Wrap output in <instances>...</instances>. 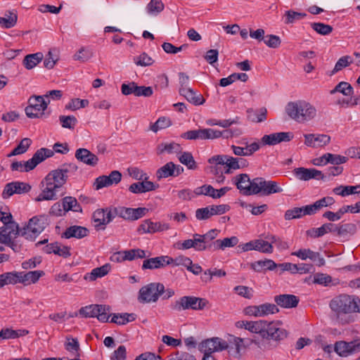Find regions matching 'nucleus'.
<instances>
[{
  "mask_svg": "<svg viewBox=\"0 0 360 360\" xmlns=\"http://www.w3.org/2000/svg\"><path fill=\"white\" fill-rule=\"evenodd\" d=\"M328 232H335V224L327 223L319 228H312L307 231V235L311 238H319Z\"/></svg>",
  "mask_w": 360,
  "mask_h": 360,
  "instance_id": "cd10ccee",
  "label": "nucleus"
},
{
  "mask_svg": "<svg viewBox=\"0 0 360 360\" xmlns=\"http://www.w3.org/2000/svg\"><path fill=\"white\" fill-rule=\"evenodd\" d=\"M248 119L252 122H262L266 119L267 110L266 108H261L258 110L249 108L247 110Z\"/></svg>",
  "mask_w": 360,
  "mask_h": 360,
  "instance_id": "473e14b6",
  "label": "nucleus"
},
{
  "mask_svg": "<svg viewBox=\"0 0 360 360\" xmlns=\"http://www.w3.org/2000/svg\"><path fill=\"white\" fill-rule=\"evenodd\" d=\"M288 115L300 123H304L314 119L316 115V108L305 101H291L285 108Z\"/></svg>",
  "mask_w": 360,
  "mask_h": 360,
  "instance_id": "20e7f679",
  "label": "nucleus"
},
{
  "mask_svg": "<svg viewBox=\"0 0 360 360\" xmlns=\"http://www.w3.org/2000/svg\"><path fill=\"white\" fill-rule=\"evenodd\" d=\"M356 231V226L352 223L344 224L340 226L335 225V232H337L338 236L341 237L353 236Z\"/></svg>",
  "mask_w": 360,
  "mask_h": 360,
  "instance_id": "72a5a7b5",
  "label": "nucleus"
},
{
  "mask_svg": "<svg viewBox=\"0 0 360 360\" xmlns=\"http://www.w3.org/2000/svg\"><path fill=\"white\" fill-rule=\"evenodd\" d=\"M329 307L339 319L342 315L360 313V299L356 296L341 294L330 301Z\"/></svg>",
  "mask_w": 360,
  "mask_h": 360,
  "instance_id": "7ed1b4c3",
  "label": "nucleus"
},
{
  "mask_svg": "<svg viewBox=\"0 0 360 360\" xmlns=\"http://www.w3.org/2000/svg\"><path fill=\"white\" fill-rule=\"evenodd\" d=\"M313 281L314 283L328 286L332 282V278L326 274L316 273L314 275Z\"/></svg>",
  "mask_w": 360,
  "mask_h": 360,
  "instance_id": "69168bd1",
  "label": "nucleus"
},
{
  "mask_svg": "<svg viewBox=\"0 0 360 360\" xmlns=\"http://www.w3.org/2000/svg\"><path fill=\"white\" fill-rule=\"evenodd\" d=\"M360 188V184L357 186H340L333 189V192L336 195L346 196L351 194L360 193V191H356Z\"/></svg>",
  "mask_w": 360,
  "mask_h": 360,
  "instance_id": "ea45409f",
  "label": "nucleus"
},
{
  "mask_svg": "<svg viewBox=\"0 0 360 360\" xmlns=\"http://www.w3.org/2000/svg\"><path fill=\"white\" fill-rule=\"evenodd\" d=\"M122 254L124 255V259L128 261H132L137 258L143 259L146 257L145 250L139 248L123 250Z\"/></svg>",
  "mask_w": 360,
  "mask_h": 360,
  "instance_id": "37998d69",
  "label": "nucleus"
},
{
  "mask_svg": "<svg viewBox=\"0 0 360 360\" xmlns=\"http://www.w3.org/2000/svg\"><path fill=\"white\" fill-rule=\"evenodd\" d=\"M127 358V350L124 345H120L113 352L110 360H125Z\"/></svg>",
  "mask_w": 360,
  "mask_h": 360,
  "instance_id": "774afa93",
  "label": "nucleus"
},
{
  "mask_svg": "<svg viewBox=\"0 0 360 360\" xmlns=\"http://www.w3.org/2000/svg\"><path fill=\"white\" fill-rule=\"evenodd\" d=\"M172 264V260L169 256H160L145 259L142 264V269H157Z\"/></svg>",
  "mask_w": 360,
  "mask_h": 360,
  "instance_id": "6ab92c4d",
  "label": "nucleus"
},
{
  "mask_svg": "<svg viewBox=\"0 0 360 360\" xmlns=\"http://www.w3.org/2000/svg\"><path fill=\"white\" fill-rule=\"evenodd\" d=\"M169 360H195V358L188 352L177 351L169 356Z\"/></svg>",
  "mask_w": 360,
  "mask_h": 360,
  "instance_id": "338daca9",
  "label": "nucleus"
},
{
  "mask_svg": "<svg viewBox=\"0 0 360 360\" xmlns=\"http://www.w3.org/2000/svg\"><path fill=\"white\" fill-rule=\"evenodd\" d=\"M107 213L105 209H97L93 213L92 218L96 223L95 229L96 230H104L105 226L110 222L106 219Z\"/></svg>",
  "mask_w": 360,
  "mask_h": 360,
  "instance_id": "bb28decb",
  "label": "nucleus"
},
{
  "mask_svg": "<svg viewBox=\"0 0 360 360\" xmlns=\"http://www.w3.org/2000/svg\"><path fill=\"white\" fill-rule=\"evenodd\" d=\"M158 222H153L150 219L143 221L138 228V231H142L144 233H154L158 232Z\"/></svg>",
  "mask_w": 360,
  "mask_h": 360,
  "instance_id": "a18cd8bd",
  "label": "nucleus"
},
{
  "mask_svg": "<svg viewBox=\"0 0 360 360\" xmlns=\"http://www.w3.org/2000/svg\"><path fill=\"white\" fill-rule=\"evenodd\" d=\"M326 162L327 164L330 163L334 165H340L341 164L345 163L348 160V158L346 156H342L338 154H332L327 153H326Z\"/></svg>",
  "mask_w": 360,
  "mask_h": 360,
  "instance_id": "4d7b16f0",
  "label": "nucleus"
},
{
  "mask_svg": "<svg viewBox=\"0 0 360 360\" xmlns=\"http://www.w3.org/2000/svg\"><path fill=\"white\" fill-rule=\"evenodd\" d=\"M53 155L52 150L42 148L37 150L33 155L32 158L27 161L13 162L11 168L13 171L29 172L34 169L37 165L43 162L46 158H51Z\"/></svg>",
  "mask_w": 360,
  "mask_h": 360,
  "instance_id": "0eeeda50",
  "label": "nucleus"
},
{
  "mask_svg": "<svg viewBox=\"0 0 360 360\" xmlns=\"http://www.w3.org/2000/svg\"><path fill=\"white\" fill-rule=\"evenodd\" d=\"M76 159L79 162L91 167L98 162V157L86 148H79L75 151Z\"/></svg>",
  "mask_w": 360,
  "mask_h": 360,
  "instance_id": "aec40b11",
  "label": "nucleus"
},
{
  "mask_svg": "<svg viewBox=\"0 0 360 360\" xmlns=\"http://www.w3.org/2000/svg\"><path fill=\"white\" fill-rule=\"evenodd\" d=\"M136 319L134 314H113L110 323H114L117 325H125L130 321H133Z\"/></svg>",
  "mask_w": 360,
  "mask_h": 360,
  "instance_id": "58836bf2",
  "label": "nucleus"
},
{
  "mask_svg": "<svg viewBox=\"0 0 360 360\" xmlns=\"http://www.w3.org/2000/svg\"><path fill=\"white\" fill-rule=\"evenodd\" d=\"M172 125V121L167 117H160L158 120L150 125V129L157 132L160 129H166Z\"/></svg>",
  "mask_w": 360,
  "mask_h": 360,
  "instance_id": "09e8293b",
  "label": "nucleus"
},
{
  "mask_svg": "<svg viewBox=\"0 0 360 360\" xmlns=\"http://www.w3.org/2000/svg\"><path fill=\"white\" fill-rule=\"evenodd\" d=\"M44 58V55L41 52L27 55L22 61L26 69L31 70L38 65Z\"/></svg>",
  "mask_w": 360,
  "mask_h": 360,
  "instance_id": "c9c22d12",
  "label": "nucleus"
},
{
  "mask_svg": "<svg viewBox=\"0 0 360 360\" xmlns=\"http://www.w3.org/2000/svg\"><path fill=\"white\" fill-rule=\"evenodd\" d=\"M20 272V283L24 285H27L31 283H36L41 277L45 275L44 271L37 270L32 271L28 272L19 271Z\"/></svg>",
  "mask_w": 360,
  "mask_h": 360,
  "instance_id": "393cba45",
  "label": "nucleus"
},
{
  "mask_svg": "<svg viewBox=\"0 0 360 360\" xmlns=\"http://www.w3.org/2000/svg\"><path fill=\"white\" fill-rule=\"evenodd\" d=\"M351 63H352V60L349 56H345L341 57L335 63V65L332 71V73L335 74L340 71L342 68L349 66Z\"/></svg>",
  "mask_w": 360,
  "mask_h": 360,
  "instance_id": "e2e57ef3",
  "label": "nucleus"
},
{
  "mask_svg": "<svg viewBox=\"0 0 360 360\" xmlns=\"http://www.w3.org/2000/svg\"><path fill=\"white\" fill-rule=\"evenodd\" d=\"M20 272L10 271L0 274V288L6 285L20 283Z\"/></svg>",
  "mask_w": 360,
  "mask_h": 360,
  "instance_id": "c756f323",
  "label": "nucleus"
},
{
  "mask_svg": "<svg viewBox=\"0 0 360 360\" xmlns=\"http://www.w3.org/2000/svg\"><path fill=\"white\" fill-rule=\"evenodd\" d=\"M334 351L342 357H347L360 352V339L350 342L338 341L334 345Z\"/></svg>",
  "mask_w": 360,
  "mask_h": 360,
  "instance_id": "2eb2a0df",
  "label": "nucleus"
},
{
  "mask_svg": "<svg viewBox=\"0 0 360 360\" xmlns=\"http://www.w3.org/2000/svg\"><path fill=\"white\" fill-rule=\"evenodd\" d=\"M264 44L271 49H276L280 46L281 44V38L274 34H268L264 39Z\"/></svg>",
  "mask_w": 360,
  "mask_h": 360,
  "instance_id": "0e129e2a",
  "label": "nucleus"
},
{
  "mask_svg": "<svg viewBox=\"0 0 360 360\" xmlns=\"http://www.w3.org/2000/svg\"><path fill=\"white\" fill-rule=\"evenodd\" d=\"M59 121L63 128L73 129L77 123V120L74 115H60Z\"/></svg>",
  "mask_w": 360,
  "mask_h": 360,
  "instance_id": "864d4df0",
  "label": "nucleus"
},
{
  "mask_svg": "<svg viewBox=\"0 0 360 360\" xmlns=\"http://www.w3.org/2000/svg\"><path fill=\"white\" fill-rule=\"evenodd\" d=\"M269 240V243L274 244L278 249L281 250H286L289 248V245L286 241L283 240L281 238L274 235H268L265 237Z\"/></svg>",
  "mask_w": 360,
  "mask_h": 360,
  "instance_id": "6e6d98bb",
  "label": "nucleus"
},
{
  "mask_svg": "<svg viewBox=\"0 0 360 360\" xmlns=\"http://www.w3.org/2000/svg\"><path fill=\"white\" fill-rule=\"evenodd\" d=\"M164 294V285L161 283H150L143 286L139 291L138 300L140 303L156 302Z\"/></svg>",
  "mask_w": 360,
  "mask_h": 360,
  "instance_id": "1a4fd4ad",
  "label": "nucleus"
},
{
  "mask_svg": "<svg viewBox=\"0 0 360 360\" xmlns=\"http://www.w3.org/2000/svg\"><path fill=\"white\" fill-rule=\"evenodd\" d=\"M42 96H34L29 98V105L25 108V112L29 118H39L47 108L48 103Z\"/></svg>",
  "mask_w": 360,
  "mask_h": 360,
  "instance_id": "9b49d317",
  "label": "nucleus"
},
{
  "mask_svg": "<svg viewBox=\"0 0 360 360\" xmlns=\"http://www.w3.org/2000/svg\"><path fill=\"white\" fill-rule=\"evenodd\" d=\"M293 139V134L291 132H277L268 135H264L262 138V144L263 146H274L281 142H288Z\"/></svg>",
  "mask_w": 360,
  "mask_h": 360,
  "instance_id": "f3484780",
  "label": "nucleus"
},
{
  "mask_svg": "<svg viewBox=\"0 0 360 360\" xmlns=\"http://www.w3.org/2000/svg\"><path fill=\"white\" fill-rule=\"evenodd\" d=\"M236 326L237 328H244L251 333L258 334V337L251 340V343L262 351L276 348L280 342L288 336L287 330L280 326L279 321H240L236 322Z\"/></svg>",
  "mask_w": 360,
  "mask_h": 360,
  "instance_id": "f257e3e1",
  "label": "nucleus"
},
{
  "mask_svg": "<svg viewBox=\"0 0 360 360\" xmlns=\"http://www.w3.org/2000/svg\"><path fill=\"white\" fill-rule=\"evenodd\" d=\"M89 231L88 229L81 226H71L66 229L62 233V238L69 239L70 238H82L88 236Z\"/></svg>",
  "mask_w": 360,
  "mask_h": 360,
  "instance_id": "b1692460",
  "label": "nucleus"
},
{
  "mask_svg": "<svg viewBox=\"0 0 360 360\" xmlns=\"http://www.w3.org/2000/svg\"><path fill=\"white\" fill-rule=\"evenodd\" d=\"M138 87L139 86L134 82H131L127 84L123 83L121 86V92L124 96L133 94L136 96Z\"/></svg>",
  "mask_w": 360,
  "mask_h": 360,
  "instance_id": "13d9d810",
  "label": "nucleus"
},
{
  "mask_svg": "<svg viewBox=\"0 0 360 360\" xmlns=\"http://www.w3.org/2000/svg\"><path fill=\"white\" fill-rule=\"evenodd\" d=\"M250 266L254 271L260 272L266 270L272 271L277 267V264L272 259H265L251 263Z\"/></svg>",
  "mask_w": 360,
  "mask_h": 360,
  "instance_id": "2f4dec72",
  "label": "nucleus"
},
{
  "mask_svg": "<svg viewBox=\"0 0 360 360\" xmlns=\"http://www.w3.org/2000/svg\"><path fill=\"white\" fill-rule=\"evenodd\" d=\"M238 243V238L236 236L231 238H225L222 240L218 239L212 241L210 244L212 250H224L226 248H232L236 246Z\"/></svg>",
  "mask_w": 360,
  "mask_h": 360,
  "instance_id": "a878e982",
  "label": "nucleus"
},
{
  "mask_svg": "<svg viewBox=\"0 0 360 360\" xmlns=\"http://www.w3.org/2000/svg\"><path fill=\"white\" fill-rule=\"evenodd\" d=\"M63 207H64L65 212L72 210L74 212H81L82 207L78 203L77 199L72 196H67L63 198Z\"/></svg>",
  "mask_w": 360,
  "mask_h": 360,
  "instance_id": "4c0bfd02",
  "label": "nucleus"
},
{
  "mask_svg": "<svg viewBox=\"0 0 360 360\" xmlns=\"http://www.w3.org/2000/svg\"><path fill=\"white\" fill-rule=\"evenodd\" d=\"M259 316H265L269 314H274L279 312V309L276 304L271 303H264L259 305Z\"/></svg>",
  "mask_w": 360,
  "mask_h": 360,
  "instance_id": "49530a36",
  "label": "nucleus"
},
{
  "mask_svg": "<svg viewBox=\"0 0 360 360\" xmlns=\"http://www.w3.org/2000/svg\"><path fill=\"white\" fill-rule=\"evenodd\" d=\"M283 188L274 181H266L262 177H256L254 195H269L273 193H281Z\"/></svg>",
  "mask_w": 360,
  "mask_h": 360,
  "instance_id": "f8f14e48",
  "label": "nucleus"
},
{
  "mask_svg": "<svg viewBox=\"0 0 360 360\" xmlns=\"http://www.w3.org/2000/svg\"><path fill=\"white\" fill-rule=\"evenodd\" d=\"M181 138L190 140H205L204 129L189 130L181 134Z\"/></svg>",
  "mask_w": 360,
  "mask_h": 360,
  "instance_id": "a19ab883",
  "label": "nucleus"
},
{
  "mask_svg": "<svg viewBox=\"0 0 360 360\" xmlns=\"http://www.w3.org/2000/svg\"><path fill=\"white\" fill-rule=\"evenodd\" d=\"M229 341L230 345L225 340L219 338L207 339L199 344L198 349L204 354H212L214 352L223 351L231 347L232 349L234 348L237 353H239L243 339L231 335Z\"/></svg>",
  "mask_w": 360,
  "mask_h": 360,
  "instance_id": "39448f33",
  "label": "nucleus"
},
{
  "mask_svg": "<svg viewBox=\"0 0 360 360\" xmlns=\"http://www.w3.org/2000/svg\"><path fill=\"white\" fill-rule=\"evenodd\" d=\"M110 310V307L106 304H90L82 307L79 313L84 317H96L101 322H108L110 316L107 314Z\"/></svg>",
  "mask_w": 360,
  "mask_h": 360,
  "instance_id": "9d476101",
  "label": "nucleus"
},
{
  "mask_svg": "<svg viewBox=\"0 0 360 360\" xmlns=\"http://www.w3.org/2000/svg\"><path fill=\"white\" fill-rule=\"evenodd\" d=\"M174 163L169 162L157 170L156 176L158 179H165L169 176L174 177Z\"/></svg>",
  "mask_w": 360,
  "mask_h": 360,
  "instance_id": "e433bc0d",
  "label": "nucleus"
},
{
  "mask_svg": "<svg viewBox=\"0 0 360 360\" xmlns=\"http://www.w3.org/2000/svg\"><path fill=\"white\" fill-rule=\"evenodd\" d=\"M121 179L122 174L117 170H114L108 176L102 175L97 177L94 183V186L96 190H99L104 187L117 184L120 182Z\"/></svg>",
  "mask_w": 360,
  "mask_h": 360,
  "instance_id": "dca6fc26",
  "label": "nucleus"
},
{
  "mask_svg": "<svg viewBox=\"0 0 360 360\" xmlns=\"http://www.w3.org/2000/svg\"><path fill=\"white\" fill-rule=\"evenodd\" d=\"M89 103L86 99L73 98L65 105V109L75 111L88 106Z\"/></svg>",
  "mask_w": 360,
  "mask_h": 360,
  "instance_id": "8fccbe9b",
  "label": "nucleus"
},
{
  "mask_svg": "<svg viewBox=\"0 0 360 360\" xmlns=\"http://www.w3.org/2000/svg\"><path fill=\"white\" fill-rule=\"evenodd\" d=\"M231 189V187L225 186L220 189H215L211 185H203L198 187L195 190V193L198 195H205L212 197L214 199L220 198Z\"/></svg>",
  "mask_w": 360,
  "mask_h": 360,
  "instance_id": "a211bd4d",
  "label": "nucleus"
},
{
  "mask_svg": "<svg viewBox=\"0 0 360 360\" xmlns=\"http://www.w3.org/2000/svg\"><path fill=\"white\" fill-rule=\"evenodd\" d=\"M49 225L48 217L46 215L34 216L22 229L21 236L26 240L34 241Z\"/></svg>",
  "mask_w": 360,
  "mask_h": 360,
  "instance_id": "423d86ee",
  "label": "nucleus"
},
{
  "mask_svg": "<svg viewBox=\"0 0 360 360\" xmlns=\"http://www.w3.org/2000/svg\"><path fill=\"white\" fill-rule=\"evenodd\" d=\"M180 162L187 167L188 169H195L197 164L192 154L189 152H184L179 158Z\"/></svg>",
  "mask_w": 360,
  "mask_h": 360,
  "instance_id": "de8ad7c7",
  "label": "nucleus"
},
{
  "mask_svg": "<svg viewBox=\"0 0 360 360\" xmlns=\"http://www.w3.org/2000/svg\"><path fill=\"white\" fill-rule=\"evenodd\" d=\"M110 270V264H104L100 267L94 269L90 273L86 274L84 276V279L89 281H94L98 278H101L107 275Z\"/></svg>",
  "mask_w": 360,
  "mask_h": 360,
  "instance_id": "c85d7f7f",
  "label": "nucleus"
},
{
  "mask_svg": "<svg viewBox=\"0 0 360 360\" xmlns=\"http://www.w3.org/2000/svg\"><path fill=\"white\" fill-rule=\"evenodd\" d=\"M340 92L344 96H351L354 93L353 87L347 82H340L330 91V94Z\"/></svg>",
  "mask_w": 360,
  "mask_h": 360,
  "instance_id": "79ce46f5",
  "label": "nucleus"
},
{
  "mask_svg": "<svg viewBox=\"0 0 360 360\" xmlns=\"http://www.w3.org/2000/svg\"><path fill=\"white\" fill-rule=\"evenodd\" d=\"M312 29L321 35H328L333 32V27L322 22H313L311 24Z\"/></svg>",
  "mask_w": 360,
  "mask_h": 360,
  "instance_id": "5fc2aeb1",
  "label": "nucleus"
},
{
  "mask_svg": "<svg viewBox=\"0 0 360 360\" xmlns=\"http://www.w3.org/2000/svg\"><path fill=\"white\" fill-rule=\"evenodd\" d=\"M254 243L255 244V250L263 252V253H272L274 251L273 246L271 243H269V241L257 239L254 240Z\"/></svg>",
  "mask_w": 360,
  "mask_h": 360,
  "instance_id": "603ef678",
  "label": "nucleus"
},
{
  "mask_svg": "<svg viewBox=\"0 0 360 360\" xmlns=\"http://www.w3.org/2000/svg\"><path fill=\"white\" fill-rule=\"evenodd\" d=\"M78 167L75 163H65L60 168L51 171L41 182L44 188L35 201L56 200V191L67 181L70 175L75 174Z\"/></svg>",
  "mask_w": 360,
  "mask_h": 360,
  "instance_id": "f03ea898",
  "label": "nucleus"
},
{
  "mask_svg": "<svg viewBox=\"0 0 360 360\" xmlns=\"http://www.w3.org/2000/svg\"><path fill=\"white\" fill-rule=\"evenodd\" d=\"M232 181L240 194L243 195H254L256 178L251 180L248 174H240L234 176Z\"/></svg>",
  "mask_w": 360,
  "mask_h": 360,
  "instance_id": "ddd939ff",
  "label": "nucleus"
},
{
  "mask_svg": "<svg viewBox=\"0 0 360 360\" xmlns=\"http://www.w3.org/2000/svg\"><path fill=\"white\" fill-rule=\"evenodd\" d=\"M14 231L9 230L1 233L0 243L4 244L12 249L14 252H20L22 248V245L19 240H17L18 236H21V231L19 226L13 229Z\"/></svg>",
  "mask_w": 360,
  "mask_h": 360,
  "instance_id": "4468645a",
  "label": "nucleus"
},
{
  "mask_svg": "<svg viewBox=\"0 0 360 360\" xmlns=\"http://www.w3.org/2000/svg\"><path fill=\"white\" fill-rule=\"evenodd\" d=\"M207 304L208 301L205 298L194 296H184L172 304L170 307L173 311H176L190 309L193 310H202Z\"/></svg>",
  "mask_w": 360,
  "mask_h": 360,
  "instance_id": "6e6552de",
  "label": "nucleus"
},
{
  "mask_svg": "<svg viewBox=\"0 0 360 360\" xmlns=\"http://www.w3.org/2000/svg\"><path fill=\"white\" fill-rule=\"evenodd\" d=\"M192 242H193V248L196 251H204L205 250H212L211 247H210V244L206 245L205 241L203 240L202 235L198 233H195L193 236V238L191 239Z\"/></svg>",
  "mask_w": 360,
  "mask_h": 360,
  "instance_id": "c03bdc74",
  "label": "nucleus"
},
{
  "mask_svg": "<svg viewBox=\"0 0 360 360\" xmlns=\"http://www.w3.org/2000/svg\"><path fill=\"white\" fill-rule=\"evenodd\" d=\"M180 95L185 97V98L190 103L199 105L203 104L205 102V99L200 94H197V93L191 88L188 89H185L182 92L179 93Z\"/></svg>",
  "mask_w": 360,
  "mask_h": 360,
  "instance_id": "f704fd0d",
  "label": "nucleus"
},
{
  "mask_svg": "<svg viewBox=\"0 0 360 360\" xmlns=\"http://www.w3.org/2000/svg\"><path fill=\"white\" fill-rule=\"evenodd\" d=\"M148 209L146 207L131 208L121 207V218L129 220L135 221L146 215Z\"/></svg>",
  "mask_w": 360,
  "mask_h": 360,
  "instance_id": "412c9836",
  "label": "nucleus"
},
{
  "mask_svg": "<svg viewBox=\"0 0 360 360\" xmlns=\"http://www.w3.org/2000/svg\"><path fill=\"white\" fill-rule=\"evenodd\" d=\"M307 15L304 13H299L294 11L292 10L287 11L285 13V24H291L293 23L295 20H300Z\"/></svg>",
  "mask_w": 360,
  "mask_h": 360,
  "instance_id": "052dcab7",
  "label": "nucleus"
},
{
  "mask_svg": "<svg viewBox=\"0 0 360 360\" xmlns=\"http://www.w3.org/2000/svg\"><path fill=\"white\" fill-rule=\"evenodd\" d=\"M42 250L46 254L53 253L64 258H67L71 255L70 251V248L68 246L61 245L58 242L48 244L44 247Z\"/></svg>",
  "mask_w": 360,
  "mask_h": 360,
  "instance_id": "5701e85b",
  "label": "nucleus"
},
{
  "mask_svg": "<svg viewBox=\"0 0 360 360\" xmlns=\"http://www.w3.org/2000/svg\"><path fill=\"white\" fill-rule=\"evenodd\" d=\"M182 150V148L179 143L175 142L171 143H162L159 144L157 147V154L161 155L162 153H167L169 154L171 153H181Z\"/></svg>",
  "mask_w": 360,
  "mask_h": 360,
  "instance_id": "7c9ffc66",
  "label": "nucleus"
},
{
  "mask_svg": "<svg viewBox=\"0 0 360 360\" xmlns=\"http://www.w3.org/2000/svg\"><path fill=\"white\" fill-rule=\"evenodd\" d=\"M242 144L245 145V149L246 151V156H251L255 152L259 150L260 148L263 146L262 144V141L260 142L259 141H255L251 143H248V141H245V139L241 141Z\"/></svg>",
  "mask_w": 360,
  "mask_h": 360,
  "instance_id": "bf43d9fd",
  "label": "nucleus"
},
{
  "mask_svg": "<svg viewBox=\"0 0 360 360\" xmlns=\"http://www.w3.org/2000/svg\"><path fill=\"white\" fill-rule=\"evenodd\" d=\"M274 302L282 308L291 309L297 306L300 299L294 295L282 294L275 296Z\"/></svg>",
  "mask_w": 360,
  "mask_h": 360,
  "instance_id": "4be33fe9",
  "label": "nucleus"
},
{
  "mask_svg": "<svg viewBox=\"0 0 360 360\" xmlns=\"http://www.w3.org/2000/svg\"><path fill=\"white\" fill-rule=\"evenodd\" d=\"M134 61L136 65L143 67L151 65L154 63L153 58L145 52L142 53L140 56L135 57L134 58Z\"/></svg>",
  "mask_w": 360,
  "mask_h": 360,
  "instance_id": "680f3d73",
  "label": "nucleus"
},
{
  "mask_svg": "<svg viewBox=\"0 0 360 360\" xmlns=\"http://www.w3.org/2000/svg\"><path fill=\"white\" fill-rule=\"evenodd\" d=\"M9 15L6 14L5 18L0 17V24L5 28H11L15 25L18 20V16L15 13L8 11Z\"/></svg>",
  "mask_w": 360,
  "mask_h": 360,
  "instance_id": "3c124183",
  "label": "nucleus"
}]
</instances>
